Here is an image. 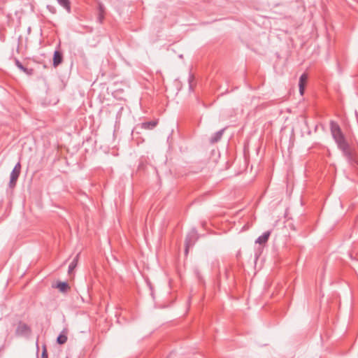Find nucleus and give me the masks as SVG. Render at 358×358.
<instances>
[{
	"label": "nucleus",
	"instance_id": "4",
	"mask_svg": "<svg viewBox=\"0 0 358 358\" xmlns=\"http://www.w3.org/2000/svg\"><path fill=\"white\" fill-rule=\"evenodd\" d=\"M330 130L334 141L344 136L338 124L333 120L330 122Z\"/></svg>",
	"mask_w": 358,
	"mask_h": 358
},
{
	"label": "nucleus",
	"instance_id": "13",
	"mask_svg": "<svg viewBox=\"0 0 358 358\" xmlns=\"http://www.w3.org/2000/svg\"><path fill=\"white\" fill-rule=\"evenodd\" d=\"M15 65L17 66V68H19L20 70H22L23 72H24L26 74L31 76L34 73V70L32 69H27V68L24 67L18 59H15Z\"/></svg>",
	"mask_w": 358,
	"mask_h": 358
},
{
	"label": "nucleus",
	"instance_id": "6",
	"mask_svg": "<svg viewBox=\"0 0 358 358\" xmlns=\"http://www.w3.org/2000/svg\"><path fill=\"white\" fill-rule=\"evenodd\" d=\"M20 175V172L15 169L10 173L9 186L10 188H13L16 185L17 180Z\"/></svg>",
	"mask_w": 358,
	"mask_h": 358
},
{
	"label": "nucleus",
	"instance_id": "20",
	"mask_svg": "<svg viewBox=\"0 0 358 358\" xmlns=\"http://www.w3.org/2000/svg\"><path fill=\"white\" fill-rule=\"evenodd\" d=\"M47 8L52 14H55L57 13V10H56L55 7L53 6L48 5Z\"/></svg>",
	"mask_w": 358,
	"mask_h": 358
},
{
	"label": "nucleus",
	"instance_id": "12",
	"mask_svg": "<svg viewBox=\"0 0 358 358\" xmlns=\"http://www.w3.org/2000/svg\"><path fill=\"white\" fill-rule=\"evenodd\" d=\"M335 142L336 143L338 148L341 150H346V148L349 146L348 143L345 140V136H343L342 137H340L339 138L336 139Z\"/></svg>",
	"mask_w": 358,
	"mask_h": 358
},
{
	"label": "nucleus",
	"instance_id": "18",
	"mask_svg": "<svg viewBox=\"0 0 358 358\" xmlns=\"http://www.w3.org/2000/svg\"><path fill=\"white\" fill-rule=\"evenodd\" d=\"M194 77L193 75L190 74L188 78V83H189V89L190 91H194Z\"/></svg>",
	"mask_w": 358,
	"mask_h": 358
},
{
	"label": "nucleus",
	"instance_id": "1",
	"mask_svg": "<svg viewBox=\"0 0 358 358\" xmlns=\"http://www.w3.org/2000/svg\"><path fill=\"white\" fill-rule=\"evenodd\" d=\"M343 155L346 157L348 162L353 166H358V156L357 152L352 150L349 146L346 148V150H342Z\"/></svg>",
	"mask_w": 358,
	"mask_h": 358
},
{
	"label": "nucleus",
	"instance_id": "3",
	"mask_svg": "<svg viewBox=\"0 0 358 358\" xmlns=\"http://www.w3.org/2000/svg\"><path fill=\"white\" fill-rule=\"evenodd\" d=\"M31 334V327L26 323L20 321L15 329V335L17 336H29Z\"/></svg>",
	"mask_w": 358,
	"mask_h": 358
},
{
	"label": "nucleus",
	"instance_id": "7",
	"mask_svg": "<svg viewBox=\"0 0 358 358\" xmlns=\"http://www.w3.org/2000/svg\"><path fill=\"white\" fill-rule=\"evenodd\" d=\"M105 7L101 3H98V16L97 20L100 24H102L105 18Z\"/></svg>",
	"mask_w": 358,
	"mask_h": 358
},
{
	"label": "nucleus",
	"instance_id": "16",
	"mask_svg": "<svg viewBox=\"0 0 358 358\" xmlns=\"http://www.w3.org/2000/svg\"><path fill=\"white\" fill-rule=\"evenodd\" d=\"M67 341V336L66 329L63 330L62 333L58 336L57 338V342L60 344H64Z\"/></svg>",
	"mask_w": 358,
	"mask_h": 358
},
{
	"label": "nucleus",
	"instance_id": "11",
	"mask_svg": "<svg viewBox=\"0 0 358 358\" xmlns=\"http://www.w3.org/2000/svg\"><path fill=\"white\" fill-rule=\"evenodd\" d=\"M308 80V76L306 73H303L299 78V87L301 94H303L305 84Z\"/></svg>",
	"mask_w": 358,
	"mask_h": 358
},
{
	"label": "nucleus",
	"instance_id": "17",
	"mask_svg": "<svg viewBox=\"0 0 358 358\" xmlns=\"http://www.w3.org/2000/svg\"><path fill=\"white\" fill-rule=\"evenodd\" d=\"M78 257H79V254H78L74 257V259L72 260V262L70 263V264L69 266V270H68V272L69 274L71 273L73 271V270L76 268V267L77 266L78 262Z\"/></svg>",
	"mask_w": 358,
	"mask_h": 358
},
{
	"label": "nucleus",
	"instance_id": "15",
	"mask_svg": "<svg viewBox=\"0 0 358 358\" xmlns=\"http://www.w3.org/2000/svg\"><path fill=\"white\" fill-rule=\"evenodd\" d=\"M60 292L66 293L70 289V286L66 282H59L56 286Z\"/></svg>",
	"mask_w": 358,
	"mask_h": 358
},
{
	"label": "nucleus",
	"instance_id": "10",
	"mask_svg": "<svg viewBox=\"0 0 358 358\" xmlns=\"http://www.w3.org/2000/svg\"><path fill=\"white\" fill-rule=\"evenodd\" d=\"M62 61H63V56H62V52H60L59 51H57V50L55 51L54 55H53V66L55 67H57L60 64H62Z\"/></svg>",
	"mask_w": 358,
	"mask_h": 358
},
{
	"label": "nucleus",
	"instance_id": "2",
	"mask_svg": "<svg viewBox=\"0 0 358 358\" xmlns=\"http://www.w3.org/2000/svg\"><path fill=\"white\" fill-rule=\"evenodd\" d=\"M199 239V234L195 229H192L186 236L185 238V252H188L190 247L193 246L196 241Z\"/></svg>",
	"mask_w": 358,
	"mask_h": 358
},
{
	"label": "nucleus",
	"instance_id": "14",
	"mask_svg": "<svg viewBox=\"0 0 358 358\" xmlns=\"http://www.w3.org/2000/svg\"><path fill=\"white\" fill-rule=\"evenodd\" d=\"M58 3L62 6L67 13L71 12V2L69 0H57Z\"/></svg>",
	"mask_w": 358,
	"mask_h": 358
},
{
	"label": "nucleus",
	"instance_id": "9",
	"mask_svg": "<svg viewBox=\"0 0 358 358\" xmlns=\"http://www.w3.org/2000/svg\"><path fill=\"white\" fill-rule=\"evenodd\" d=\"M270 236V231H265L262 236L257 238V239L255 241V243H259V245L265 244L266 243H267Z\"/></svg>",
	"mask_w": 358,
	"mask_h": 358
},
{
	"label": "nucleus",
	"instance_id": "5",
	"mask_svg": "<svg viewBox=\"0 0 358 358\" xmlns=\"http://www.w3.org/2000/svg\"><path fill=\"white\" fill-rule=\"evenodd\" d=\"M159 120L156 119L151 121L142 122L140 124V127L143 129L152 130L157 126Z\"/></svg>",
	"mask_w": 358,
	"mask_h": 358
},
{
	"label": "nucleus",
	"instance_id": "8",
	"mask_svg": "<svg viewBox=\"0 0 358 358\" xmlns=\"http://www.w3.org/2000/svg\"><path fill=\"white\" fill-rule=\"evenodd\" d=\"M225 129H222L217 132H215L212 136L211 138H210V143L211 144H214V143H217L218 141H220V139L222 138V136H223V134H224V131Z\"/></svg>",
	"mask_w": 358,
	"mask_h": 358
},
{
	"label": "nucleus",
	"instance_id": "21",
	"mask_svg": "<svg viewBox=\"0 0 358 358\" xmlns=\"http://www.w3.org/2000/svg\"><path fill=\"white\" fill-rule=\"evenodd\" d=\"M15 169V170H16V171H17L21 172V164H20V162H17V163L15 164V167H14V169Z\"/></svg>",
	"mask_w": 358,
	"mask_h": 358
},
{
	"label": "nucleus",
	"instance_id": "22",
	"mask_svg": "<svg viewBox=\"0 0 358 358\" xmlns=\"http://www.w3.org/2000/svg\"><path fill=\"white\" fill-rule=\"evenodd\" d=\"M66 358H68V357H66Z\"/></svg>",
	"mask_w": 358,
	"mask_h": 358
},
{
	"label": "nucleus",
	"instance_id": "19",
	"mask_svg": "<svg viewBox=\"0 0 358 358\" xmlns=\"http://www.w3.org/2000/svg\"><path fill=\"white\" fill-rule=\"evenodd\" d=\"M41 358H48V355L45 345H43Z\"/></svg>",
	"mask_w": 358,
	"mask_h": 358
}]
</instances>
